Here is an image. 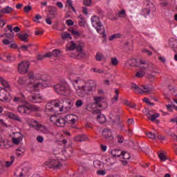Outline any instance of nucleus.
Here are the masks:
<instances>
[{"label":"nucleus","instance_id":"nucleus-6","mask_svg":"<svg viewBox=\"0 0 177 177\" xmlns=\"http://www.w3.org/2000/svg\"><path fill=\"white\" fill-rule=\"evenodd\" d=\"M131 88L135 93H141V95H149L151 93V88L149 86L142 85L139 87L136 84L133 83L131 84Z\"/></svg>","mask_w":177,"mask_h":177},{"label":"nucleus","instance_id":"nucleus-45","mask_svg":"<svg viewBox=\"0 0 177 177\" xmlns=\"http://www.w3.org/2000/svg\"><path fill=\"white\" fill-rule=\"evenodd\" d=\"M57 12L55 10H49V13L48 14V17L51 19H55L56 17Z\"/></svg>","mask_w":177,"mask_h":177},{"label":"nucleus","instance_id":"nucleus-5","mask_svg":"<svg viewBox=\"0 0 177 177\" xmlns=\"http://www.w3.org/2000/svg\"><path fill=\"white\" fill-rule=\"evenodd\" d=\"M91 20L93 27H95V28L97 30V32L99 34H104V27L102 24V22H100V18H99L98 16L93 15L91 17Z\"/></svg>","mask_w":177,"mask_h":177},{"label":"nucleus","instance_id":"nucleus-28","mask_svg":"<svg viewBox=\"0 0 177 177\" xmlns=\"http://www.w3.org/2000/svg\"><path fill=\"white\" fill-rule=\"evenodd\" d=\"M111 154L113 157H121L122 151H121V149H113L111 151Z\"/></svg>","mask_w":177,"mask_h":177},{"label":"nucleus","instance_id":"nucleus-36","mask_svg":"<svg viewBox=\"0 0 177 177\" xmlns=\"http://www.w3.org/2000/svg\"><path fill=\"white\" fill-rule=\"evenodd\" d=\"M79 25L80 27H85V18H84V16L82 15H79Z\"/></svg>","mask_w":177,"mask_h":177},{"label":"nucleus","instance_id":"nucleus-47","mask_svg":"<svg viewBox=\"0 0 177 177\" xmlns=\"http://www.w3.org/2000/svg\"><path fill=\"white\" fill-rule=\"evenodd\" d=\"M23 153H24V149L21 147H19L17 149V152L16 154L18 157H20V156H21V154H23Z\"/></svg>","mask_w":177,"mask_h":177},{"label":"nucleus","instance_id":"nucleus-39","mask_svg":"<svg viewBox=\"0 0 177 177\" xmlns=\"http://www.w3.org/2000/svg\"><path fill=\"white\" fill-rule=\"evenodd\" d=\"M67 5H68V6H69V8H71L72 9V10H73V12H74V13L77 12L75 8H74L73 6V0H67L66 6H67Z\"/></svg>","mask_w":177,"mask_h":177},{"label":"nucleus","instance_id":"nucleus-18","mask_svg":"<svg viewBox=\"0 0 177 177\" xmlns=\"http://www.w3.org/2000/svg\"><path fill=\"white\" fill-rule=\"evenodd\" d=\"M0 83L3 86V88H1V89H4V91H8V92H10V91H12V86H10L9 82L5 80L3 77H0Z\"/></svg>","mask_w":177,"mask_h":177},{"label":"nucleus","instance_id":"nucleus-2","mask_svg":"<svg viewBox=\"0 0 177 177\" xmlns=\"http://www.w3.org/2000/svg\"><path fill=\"white\" fill-rule=\"evenodd\" d=\"M75 89L77 95L80 97H85L86 95H91L93 92V88H96V83L87 82L84 85L81 86V80H75Z\"/></svg>","mask_w":177,"mask_h":177},{"label":"nucleus","instance_id":"nucleus-41","mask_svg":"<svg viewBox=\"0 0 177 177\" xmlns=\"http://www.w3.org/2000/svg\"><path fill=\"white\" fill-rule=\"evenodd\" d=\"M57 120H59V116H57L56 115H51V117L50 118V121L51 122H53V124H55V125H56V124L57 122Z\"/></svg>","mask_w":177,"mask_h":177},{"label":"nucleus","instance_id":"nucleus-13","mask_svg":"<svg viewBox=\"0 0 177 177\" xmlns=\"http://www.w3.org/2000/svg\"><path fill=\"white\" fill-rule=\"evenodd\" d=\"M28 99L32 103H42L44 100V96L39 93L32 94L28 97Z\"/></svg>","mask_w":177,"mask_h":177},{"label":"nucleus","instance_id":"nucleus-32","mask_svg":"<svg viewBox=\"0 0 177 177\" xmlns=\"http://www.w3.org/2000/svg\"><path fill=\"white\" fill-rule=\"evenodd\" d=\"M19 95H21V97H15L13 99V102H15V103H20V102H22L23 100H24L26 97L24 96V94H23L22 93H20Z\"/></svg>","mask_w":177,"mask_h":177},{"label":"nucleus","instance_id":"nucleus-15","mask_svg":"<svg viewBox=\"0 0 177 177\" xmlns=\"http://www.w3.org/2000/svg\"><path fill=\"white\" fill-rule=\"evenodd\" d=\"M94 100V104L97 106L99 107L100 109H102L103 107V104L104 102V97H93Z\"/></svg>","mask_w":177,"mask_h":177},{"label":"nucleus","instance_id":"nucleus-63","mask_svg":"<svg viewBox=\"0 0 177 177\" xmlns=\"http://www.w3.org/2000/svg\"><path fill=\"white\" fill-rule=\"evenodd\" d=\"M55 5L59 8V9H63V3L57 1Z\"/></svg>","mask_w":177,"mask_h":177},{"label":"nucleus","instance_id":"nucleus-14","mask_svg":"<svg viewBox=\"0 0 177 177\" xmlns=\"http://www.w3.org/2000/svg\"><path fill=\"white\" fill-rule=\"evenodd\" d=\"M29 171L30 167L28 166H26L22 168L21 171L20 169H17V171L15 172V175L18 177H22L24 176V175H27Z\"/></svg>","mask_w":177,"mask_h":177},{"label":"nucleus","instance_id":"nucleus-23","mask_svg":"<svg viewBox=\"0 0 177 177\" xmlns=\"http://www.w3.org/2000/svg\"><path fill=\"white\" fill-rule=\"evenodd\" d=\"M146 115L147 118H149V120H150V121H151L152 122H154V121H156V120H157V118L160 117V114L158 113H155L151 115L149 113H146Z\"/></svg>","mask_w":177,"mask_h":177},{"label":"nucleus","instance_id":"nucleus-21","mask_svg":"<svg viewBox=\"0 0 177 177\" xmlns=\"http://www.w3.org/2000/svg\"><path fill=\"white\" fill-rule=\"evenodd\" d=\"M66 124H67V120H66L64 118L59 117L55 125L59 128H64Z\"/></svg>","mask_w":177,"mask_h":177},{"label":"nucleus","instance_id":"nucleus-40","mask_svg":"<svg viewBox=\"0 0 177 177\" xmlns=\"http://www.w3.org/2000/svg\"><path fill=\"white\" fill-rule=\"evenodd\" d=\"M52 53L54 57H59L62 53V51H60L59 49H55L52 51Z\"/></svg>","mask_w":177,"mask_h":177},{"label":"nucleus","instance_id":"nucleus-33","mask_svg":"<svg viewBox=\"0 0 177 177\" xmlns=\"http://www.w3.org/2000/svg\"><path fill=\"white\" fill-rule=\"evenodd\" d=\"M105 57H104V55H103V53H97L96 55H95V60L97 62H102V60H104Z\"/></svg>","mask_w":177,"mask_h":177},{"label":"nucleus","instance_id":"nucleus-30","mask_svg":"<svg viewBox=\"0 0 177 177\" xmlns=\"http://www.w3.org/2000/svg\"><path fill=\"white\" fill-rule=\"evenodd\" d=\"M145 5H147V8L151 11V12H156V6H154V4L150 1H146Z\"/></svg>","mask_w":177,"mask_h":177},{"label":"nucleus","instance_id":"nucleus-4","mask_svg":"<svg viewBox=\"0 0 177 177\" xmlns=\"http://www.w3.org/2000/svg\"><path fill=\"white\" fill-rule=\"evenodd\" d=\"M17 111L21 115H30L33 111H41V108L37 105H21L17 107Z\"/></svg>","mask_w":177,"mask_h":177},{"label":"nucleus","instance_id":"nucleus-54","mask_svg":"<svg viewBox=\"0 0 177 177\" xmlns=\"http://www.w3.org/2000/svg\"><path fill=\"white\" fill-rule=\"evenodd\" d=\"M32 7H31V6H26L24 8V11L25 12V13H28V12H30V10H32Z\"/></svg>","mask_w":177,"mask_h":177},{"label":"nucleus","instance_id":"nucleus-20","mask_svg":"<svg viewBox=\"0 0 177 177\" xmlns=\"http://www.w3.org/2000/svg\"><path fill=\"white\" fill-rule=\"evenodd\" d=\"M0 60H3V62H6L7 63H11V62L16 60V56L3 55L0 57Z\"/></svg>","mask_w":177,"mask_h":177},{"label":"nucleus","instance_id":"nucleus-53","mask_svg":"<svg viewBox=\"0 0 177 177\" xmlns=\"http://www.w3.org/2000/svg\"><path fill=\"white\" fill-rule=\"evenodd\" d=\"M147 136H148V138H149V139H156V134L153 133V132H148L147 133Z\"/></svg>","mask_w":177,"mask_h":177},{"label":"nucleus","instance_id":"nucleus-60","mask_svg":"<svg viewBox=\"0 0 177 177\" xmlns=\"http://www.w3.org/2000/svg\"><path fill=\"white\" fill-rule=\"evenodd\" d=\"M46 23L47 24H49L50 26H51V24H52V18H50V17H47V18L46 19Z\"/></svg>","mask_w":177,"mask_h":177},{"label":"nucleus","instance_id":"nucleus-48","mask_svg":"<svg viewBox=\"0 0 177 177\" xmlns=\"http://www.w3.org/2000/svg\"><path fill=\"white\" fill-rule=\"evenodd\" d=\"M111 62L112 66H118V59H117V57L111 58Z\"/></svg>","mask_w":177,"mask_h":177},{"label":"nucleus","instance_id":"nucleus-56","mask_svg":"<svg viewBox=\"0 0 177 177\" xmlns=\"http://www.w3.org/2000/svg\"><path fill=\"white\" fill-rule=\"evenodd\" d=\"M142 52L143 53H147V55H148V56H151V55H153V53H151V51H150L146 48L142 49Z\"/></svg>","mask_w":177,"mask_h":177},{"label":"nucleus","instance_id":"nucleus-51","mask_svg":"<svg viewBox=\"0 0 177 177\" xmlns=\"http://www.w3.org/2000/svg\"><path fill=\"white\" fill-rule=\"evenodd\" d=\"M83 5L84 6H91L92 5V0H83Z\"/></svg>","mask_w":177,"mask_h":177},{"label":"nucleus","instance_id":"nucleus-43","mask_svg":"<svg viewBox=\"0 0 177 177\" xmlns=\"http://www.w3.org/2000/svg\"><path fill=\"white\" fill-rule=\"evenodd\" d=\"M145 74H146L145 71H140L136 73V77L137 78H142V77H145Z\"/></svg>","mask_w":177,"mask_h":177},{"label":"nucleus","instance_id":"nucleus-35","mask_svg":"<svg viewBox=\"0 0 177 177\" xmlns=\"http://www.w3.org/2000/svg\"><path fill=\"white\" fill-rule=\"evenodd\" d=\"M19 39L23 41V42H28V34H22L19 36Z\"/></svg>","mask_w":177,"mask_h":177},{"label":"nucleus","instance_id":"nucleus-55","mask_svg":"<svg viewBox=\"0 0 177 177\" xmlns=\"http://www.w3.org/2000/svg\"><path fill=\"white\" fill-rule=\"evenodd\" d=\"M68 149H62L61 151V153L63 156H64L65 157H68V156H70V154L68 153Z\"/></svg>","mask_w":177,"mask_h":177},{"label":"nucleus","instance_id":"nucleus-3","mask_svg":"<svg viewBox=\"0 0 177 177\" xmlns=\"http://www.w3.org/2000/svg\"><path fill=\"white\" fill-rule=\"evenodd\" d=\"M17 83L19 85H26V89L30 93L32 92H37L39 91V88H42L43 85L41 82H34L33 81L28 80L26 77H19L18 79Z\"/></svg>","mask_w":177,"mask_h":177},{"label":"nucleus","instance_id":"nucleus-22","mask_svg":"<svg viewBox=\"0 0 177 177\" xmlns=\"http://www.w3.org/2000/svg\"><path fill=\"white\" fill-rule=\"evenodd\" d=\"M8 118H10L11 120H14L15 121H17L18 122H23V120L20 118V117L17 116V115L12 112H9L8 113Z\"/></svg>","mask_w":177,"mask_h":177},{"label":"nucleus","instance_id":"nucleus-58","mask_svg":"<svg viewBox=\"0 0 177 177\" xmlns=\"http://www.w3.org/2000/svg\"><path fill=\"white\" fill-rule=\"evenodd\" d=\"M44 133L48 134V135H55V133L48 129L44 128Z\"/></svg>","mask_w":177,"mask_h":177},{"label":"nucleus","instance_id":"nucleus-37","mask_svg":"<svg viewBox=\"0 0 177 177\" xmlns=\"http://www.w3.org/2000/svg\"><path fill=\"white\" fill-rule=\"evenodd\" d=\"M121 157L123 158V160H129V158H131V155L127 151H122Z\"/></svg>","mask_w":177,"mask_h":177},{"label":"nucleus","instance_id":"nucleus-42","mask_svg":"<svg viewBox=\"0 0 177 177\" xmlns=\"http://www.w3.org/2000/svg\"><path fill=\"white\" fill-rule=\"evenodd\" d=\"M150 12L151 11L149 10V8L146 7L145 8L142 9V16H145V17H146L147 16H149V15H150Z\"/></svg>","mask_w":177,"mask_h":177},{"label":"nucleus","instance_id":"nucleus-26","mask_svg":"<svg viewBox=\"0 0 177 177\" xmlns=\"http://www.w3.org/2000/svg\"><path fill=\"white\" fill-rule=\"evenodd\" d=\"M75 142H85L88 140V136L85 134L77 136L75 137Z\"/></svg>","mask_w":177,"mask_h":177},{"label":"nucleus","instance_id":"nucleus-25","mask_svg":"<svg viewBox=\"0 0 177 177\" xmlns=\"http://www.w3.org/2000/svg\"><path fill=\"white\" fill-rule=\"evenodd\" d=\"M64 119L66 121V124L69 123V124H75V118H74V115H66L64 117Z\"/></svg>","mask_w":177,"mask_h":177},{"label":"nucleus","instance_id":"nucleus-8","mask_svg":"<svg viewBox=\"0 0 177 177\" xmlns=\"http://www.w3.org/2000/svg\"><path fill=\"white\" fill-rule=\"evenodd\" d=\"M74 49H76L77 52V56H80V55L82 56L84 55V53L82 52L84 49V43L80 42L75 44V42L71 41L70 46L67 47L66 50V52H68L70 50H74Z\"/></svg>","mask_w":177,"mask_h":177},{"label":"nucleus","instance_id":"nucleus-64","mask_svg":"<svg viewBox=\"0 0 177 177\" xmlns=\"http://www.w3.org/2000/svg\"><path fill=\"white\" fill-rule=\"evenodd\" d=\"M66 24L67 26H74V22L71 19L66 20Z\"/></svg>","mask_w":177,"mask_h":177},{"label":"nucleus","instance_id":"nucleus-12","mask_svg":"<svg viewBox=\"0 0 177 177\" xmlns=\"http://www.w3.org/2000/svg\"><path fill=\"white\" fill-rule=\"evenodd\" d=\"M29 67L30 62L27 61H23L18 65V71L20 74H26V73H28Z\"/></svg>","mask_w":177,"mask_h":177},{"label":"nucleus","instance_id":"nucleus-38","mask_svg":"<svg viewBox=\"0 0 177 177\" xmlns=\"http://www.w3.org/2000/svg\"><path fill=\"white\" fill-rule=\"evenodd\" d=\"M122 37V34L116 33L113 34L109 37V41H113V39H118V38H121Z\"/></svg>","mask_w":177,"mask_h":177},{"label":"nucleus","instance_id":"nucleus-9","mask_svg":"<svg viewBox=\"0 0 177 177\" xmlns=\"http://www.w3.org/2000/svg\"><path fill=\"white\" fill-rule=\"evenodd\" d=\"M44 167L47 168H53L54 169H60L62 164L59 160L55 159H49L44 164Z\"/></svg>","mask_w":177,"mask_h":177},{"label":"nucleus","instance_id":"nucleus-7","mask_svg":"<svg viewBox=\"0 0 177 177\" xmlns=\"http://www.w3.org/2000/svg\"><path fill=\"white\" fill-rule=\"evenodd\" d=\"M53 88L58 95H62V96H68L70 94V88H68L66 84H55Z\"/></svg>","mask_w":177,"mask_h":177},{"label":"nucleus","instance_id":"nucleus-49","mask_svg":"<svg viewBox=\"0 0 177 177\" xmlns=\"http://www.w3.org/2000/svg\"><path fill=\"white\" fill-rule=\"evenodd\" d=\"M158 158H160V161H167V156L162 153L158 154Z\"/></svg>","mask_w":177,"mask_h":177},{"label":"nucleus","instance_id":"nucleus-34","mask_svg":"<svg viewBox=\"0 0 177 177\" xmlns=\"http://www.w3.org/2000/svg\"><path fill=\"white\" fill-rule=\"evenodd\" d=\"M115 95L111 99L112 103H115V102L118 100V97L120 95V91H118V88H115Z\"/></svg>","mask_w":177,"mask_h":177},{"label":"nucleus","instance_id":"nucleus-24","mask_svg":"<svg viewBox=\"0 0 177 177\" xmlns=\"http://www.w3.org/2000/svg\"><path fill=\"white\" fill-rule=\"evenodd\" d=\"M10 146L8 145L7 140H5L2 138V137L0 139V149H9Z\"/></svg>","mask_w":177,"mask_h":177},{"label":"nucleus","instance_id":"nucleus-62","mask_svg":"<svg viewBox=\"0 0 177 177\" xmlns=\"http://www.w3.org/2000/svg\"><path fill=\"white\" fill-rule=\"evenodd\" d=\"M42 19V17H41V15H37L35 17V19H33L34 21H35L36 23H38V20Z\"/></svg>","mask_w":177,"mask_h":177},{"label":"nucleus","instance_id":"nucleus-1","mask_svg":"<svg viewBox=\"0 0 177 177\" xmlns=\"http://www.w3.org/2000/svg\"><path fill=\"white\" fill-rule=\"evenodd\" d=\"M66 103L67 104H68V106H64V104H63V103L60 100L48 103L46 105L45 113L46 114H49V113H57V114H59L64 111V107L65 110H66V111H68V110H71V109L73 107L74 104L70 100L66 101Z\"/></svg>","mask_w":177,"mask_h":177},{"label":"nucleus","instance_id":"nucleus-57","mask_svg":"<svg viewBox=\"0 0 177 177\" xmlns=\"http://www.w3.org/2000/svg\"><path fill=\"white\" fill-rule=\"evenodd\" d=\"M44 31L42 29H39L35 32V35H42Z\"/></svg>","mask_w":177,"mask_h":177},{"label":"nucleus","instance_id":"nucleus-27","mask_svg":"<svg viewBox=\"0 0 177 177\" xmlns=\"http://www.w3.org/2000/svg\"><path fill=\"white\" fill-rule=\"evenodd\" d=\"M13 11L12 7L6 6V8L0 10V13L3 15H10V12Z\"/></svg>","mask_w":177,"mask_h":177},{"label":"nucleus","instance_id":"nucleus-59","mask_svg":"<svg viewBox=\"0 0 177 177\" xmlns=\"http://www.w3.org/2000/svg\"><path fill=\"white\" fill-rule=\"evenodd\" d=\"M36 140H37L39 143H42V142H44V137L41 136H38L36 138Z\"/></svg>","mask_w":177,"mask_h":177},{"label":"nucleus","instance_id":"nucleus-19","mask_svg":"<svg viewBox=\"0 0 177 177\" xmlns=\"http://www.w3.org/2000/svg\"><path fill=\"white\" fill-rule=\"evenodd\" d=\"M102 136L105 139H109L110 140H113L114 137H113V133H111V130L110 129H105L102 131Z\"/></svg>","mask_w":177,"mask_h":177},{"label":"nucleus","instance_id":"nucleus-31","mask_svg":"<svg viewBox=\"0 0 177 177\" xmlns=\"http://www.w3.org/2000/svg\"><path fill=\"white\" fill-rule=\"evenodd\" d=\"M115 16L121 19H125V17H127V12H125V10L123 9V10H121L120 11H118L115 14Z\"/></svg>","mask_w":177,"mask_h":177},{"label":"nucleus","instance_id":"nucleus-29","mask_svg":"<svg viewBox=\"0 0 177 177\" xmlns=\"http://www.w3.org/2000/svg\"><path fill=\"white\" fill-rule=\"evenodd\" d=\"M28 81H34L35 80H40V77H37V75H34V72L29 71L28 73Z\"/></svg>","mask_w":177,"mask_h":177},{"label":"nucleus","instance_id":"nucleus-16","mask_svg":"<svg viewBox=\"0 0 177 177\" xmlns=\"http://www.w3.org/2000/svg\"><path fill=\"white\" fill-rule=\"evenodd\" d=\"M23 134L17 132L15 133V136L12 138V141L14 145H20L21 140H23Z\"/></svg>","mask_w":177,"mask_h":177},{"label":"nucleus","instance_id":"nucleus-11","mask_svg":"<svg viewBox=\"0 0 177 177\" xmlns=\"http://www.w3.org/2000/svg\"><path fill=\"white\" fill-rule=\"evenodd\" d=\"M11 100L12 95H10V93H9V91L1 88V90L0 91V101L9 103V102H10Z\"/></svg>","mask_w":177,"mask_h":177},{"label":"nucleus","instance_id":"nucleus-50","mask_svg":"<svg viewBox=\"0 0 177 177\" xmlns=\"http://www.w3.org/2000/svg\"><path fill=\"white\" fill-rule=\"evenodd\" d=\"M128 62L129 66H131V67H133V66H136V59H129Z\"/></svg>","mask_w":177,"mask_h":177},{"label":"nucleus","instance_id":"nucleus-44","mask_svg":"<svg viewBox=\"0 0 177 177\" xmlns=\"http://www.w3.org/2000/svg\"><path fill=\"white\" fill-rule=\"evenodd\" d=\"M61 37L62 38V39H67V38H70V39H71V35H70V33L67 32H64L61 35Z\"/></svg>","mask_w":177,"mask_h":177},{"label":"nucleus","instance_id":"nucleus-17","mask_svg":"<svg viewBox=\"0 0 177 177\" xmlns=\"http://www.w3.org/2000/svg\"><path fill=\"white\" fill-rule=\"evenodd\" d=\"M93 113L97 115V120L98 122H100V124H102V123H103L106 121V118L105 117L102 118V115H101L102 111H100V109H96V108L93 109ZM100 118H102V120L100 119Z\"/></svg>","mask_w":177,"mask_h":177},{"label":"nucleus","instance_id":"nucleus-52","mask_svg":"<svg viewBox=\"0 0 177 177\" xmlns=\"http://www.w3.org/2000/svg\"><path fill=\"white\" fill-rule=\"evenodd\" d=\"M15 161L14 156H11V161H7L6 162V167H10L13 164V162Z\"/></svg>","mask_w":177,"mask_h":177},{"label":"nucleus","instance_id":"nucleus-46","mask_svg":"<svg viewBox=\"0 0 177 177\" xmlns=\"http://www.w3.org/2000/svg\"><path fill=\"white\" fill-rule=\"evenodd\" d=\"M82 106H84V101H82V100H77L75 102V106L77 109L82 107Z\"/></svg>","mask_w":177,"mask_h":177},{"label":"nucleus","instance_id":"nucleus-10","mask_svg":"<svg viewBox=\"0 0 177 177\" xmlns=\"http://www.w3.org/2000/svg\"><path fill=\"white\" fill-rule=\"evenodd\" d=\"M140 68L144 72L145 71L146 73H149V71H153L155 66L153 65V64L146 62L145 60H140Z\"/></svg>","mask_w":177,"mask_h":177},{"label":"nucleus","instance_id":"nucleus-61","mask_svg":"<svg viewBox=\"0 0 177 177\" xmlns=\"http://www.w3.org/2000/svg\"><path fill=\"white\" fill-rule=\"evenodd\" d=\"M21 50L23 52H27L28 50V47L27 46L22 45L21 46Z\"/></svg>","mask_w":177,"mask_h":177}]
</instances>
